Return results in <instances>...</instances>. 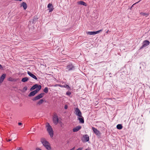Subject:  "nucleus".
<instances>
[{"mask_svg": "<svg viewBox=\"0 0 150 150\" xmlns=\"http://www.w3.org/2000/svg\"><path fill=\"white\" fill-rule=\"evenodd\" d=\"M41 141L43 145L46 149L47 150H50L51 149V148L50 144L48 142L46 141L45 139H41Z\"/></svg>", "mask_w": 150, "mask_h": 150, "instance_id": "obj_1", "label": "nucleus"}, {"mask_svg": "<svg viewBox=\"0 0 150 150\" xmlns=\"http://www.w3.org/2000/svg\"><path fill=\"white\" fill-rule=\"evenodd\" d=\"M46 127L47 129V130L48 132L51 137H52L54 134L53 131L52 127L49 123H47Z\"/></svg>", "mask_w": 150, "mask_h": 150, "instance_id": "obj_2", "label": "nucleus"}, {"mask_svg": "<svg viewBox=\"0 0 150 150\" xmlns=\"http://www.w3.org/2000/svg\"><path fill=\"white\" fill-rule=\"evenodd\" d=\"M52 120L54 123L57 125L59 122V120L58 116L56 113H55L53 116Z\"/></svg>", "mask_w": 150, "mask_h": 150, "instance_id": "obj_3", "label": "nucleus"}, {"mask_svg": "<svg viewBox=\"0 0 150 150\" xmlns=\"http://www.w3.org/2000/svg\"><path fill=\"white\" fill-rule=\"evenodd\" d=\"M74 109V113L78 117H81L82 113L79 108H75Z\"/></svg>", "mask_w": 150, "mask_h": 150, "instance_id": "obj_4", "label": "nucleus"}, {"mask_svg": "<svg viewBox=\"0 0 150 150\" xmlns=\"http://www.w3.org/2000/svg\"><path fill=\"white\" fill-rule=\"evenodd\" d=\"M36 88H37V89L35 90H37L38 89V88L39 89L40 88V90L41 88V85H38L37 84H35L30 88V90L31 91H33Z\"/></svg>", "mask_w": 150, "mask_h": 150, "instance_id": "obj_5", "label": "nucleus"}, {"mask_svg": "<svg viewBox=\"0 0 150 150\" xmlns=\"http://www.w3.org/2000/svg\"><path fill=\"white\" fill-rule=\"evenodd\" d=\"M149 44L150 42L149 41L147 40L144 41L142 45L140 47V49H142L146 47V46L148 45Z\"/></svg>", "mask_w": 150, "mask_h": 150, "instance_id": "obj_6", "label": "nucleus"}, {"mask_svg": "<svg viewBox=\"0 0 150 150\" xmlns=\"http://www.w3.org/2000/svg\"><path fill=\"white\" fill-rule=\"evenodd\" d=\"M92 130L93 132L97 136H100V133L96 128L93 127H92Z\"/></svg>", "mask_w": 150, "mask_h": 150, "instance_id": "obj_7", "label": "nucleus"}, {"mask_svg": "<svg viewBox=\"0 0 150 150\" xmlns=\"http://www.w3.org/2000/svg\"><path fill=\"white\" fill-rule=\"evenodd\" d=\"M40 89L37 90H35L31 92L28 95V96L31 97L32 96H34L35 94H36L39 91Z\"/></svg>", "mask_w": 150, "mask_h": 150, "instance_id": "obj_8", "label": "nucleus"}, {"mask_svg": "<svg viewBox=\"0 0 150 150\" xmlns=\"http://www.w3.org/2000/svg\"><path fill=\"white\" fill-rule=\"evenodd\" d=\"M102 30H100L96 31H90L87 32L86 33L87 34H88L90 35H94L99 33L100 31H101Z\"/></svg>", "mask_w": 150, "mask_h": 150, "instance_id": "obj_9", "label": "nucleus"}, {"mask_svg": "<svg viewBox=\"0 0 150 150\" xmlns=\"http://www.w3.org/2000/svg\"><path fill=\"white\" fill-rule=\"evenodd\" d=\"M47 7L48 8L49 12H51L54 9L53 7L52 4L49 3L47 5Z\"/></svg>", "mask_w": 150, "mask_h": 150, "instance_id": "obj_10", "label": "nucleus"}, {"mask_svg": "<svg viewBox=\"0 0 150 150\" xmlns=\"http://www.w3.org/2000/svg\"><path fill=\"white\" fill-rule=\"evenodd\" d=\"M81 126H76L73 129V131L74 132H77L81 129Z\"/></svg>", "mask_w": 150, "mask_h": 150, "instance_id": "obj_11", "label": "nucleus"}, {"mask_svg": "<svg viewBox=\"0 0 150 150\" xmlns=\"http://www.w3.org/2000/svg\"><path fill=\"white\" fill-rule=\"evenodd\" d=\"M27 74L29 75L30 76H31L33 78L35 79L36 80H38L37 78L36 77L34 74H32L29 71H28Z\"/></svg>", "mask_w": 150, "mask_h": 150, "instance_id": "obj_12", "label": "nucleus"}, {"mask_svg": "<svg viewBox=\"0 0 150 150\" xmlns=\"http://www.w3.org/2000/svg\"><path fill=\"white\" fill-rule=\"evenodd\" d=\"M74 66H67L66 71L67 72L73 70L74 69Z\"/></svg>", "mask_w": 150, "mask_h": 150, "instance_id": "obj_13", "label": "nucleus"}, {"mask_svg": "<svg viewBox=\"0 0 150 150\" xmlns=\"http://www.w3.org/2000/svg\"><path fill=\"white\" fill-rule=\"evenodd\" d=\"M83 138L84 140L86 142H88L89 139V137L87 134H85L83 136Z\"/></svg>", "mask_w": 150, "mask_h": 150, "instance_id": "obj_14", "label": "nucleus"}, {"mask_svg": "<svg viewBox=\"0 0 150 150\" xmlns=\"http://www.w3.org/2000/svg\"><path fill=\"white\" fill-rule=\"evenodd\" d=\"M78 120L79 121V122L81 123H84L83 117L81 115V117H78Z\"/></svg>", "mask_w": 150, "mask_h": 150, "instance_id": "obj_15", "label": "nucleus"}, {"mask_svg": "<svg viewBox=\"0 0 150 150\" xmlns=\"http://www.w3.org/2000/svg\"><path fill=\"white\" fill-rule=\"evenodd\" d=\"M6 74H3L0 77V82H2L6 77Z\"/></svg>", "mask_w": 150, "mask_h": 150, "instance_id": "obj_16", "label": "nucleus"}, {"mask_svg": "<svg viewBox=\"0 0 150 150\" xmlns=\"http://www.w3.org/2000/svg\"><path fill=\"white\" fill-rule=\"evenodd\" d=\"M21 6H23L24 10H25L27 8V4L25 2H23L21 4Z\"/></svg>", "mask_w": 150, "mask_h": 150, "instance_id": "obj_17", "label": "nucleus"}, {"mask_svg": "<svg viewBox=\"0 0 150 150\" xmlns=\"http://www.w3.org/2000/svg\"><path fill=\"white\" fill-rule=\"evenodd\" d=\"M59 86L61 87H62V88H66L67 89H70V88L69 86L66 84H65L64 85H59Z\"/></svg>", "mask_w": 150, "mask_h": 150, "instance_id": "obj_18", "label": "nucleus"}, {"mask_svg": "<svg viewBox=\"0 0 150 150\" xmlns=\"http://www.w3.org/2000/svg\"><path fill=\"white\" fill-rule=\"evenodd\" d=\"M78 4H79L81 5L85 6H87L85 2L82 1H79L78 2Z\"/></svg>", "mask_w": 150, "mask_h": 150, "instance_id": "obj_19", "label": "nucleus"}, {"mask_svg": "<svg viewBox=\"0 0 150 150\" xmlns=\"http://www.w3.org/2000/svg\"><path fill=\"white\" fill-rule=\"evenodd\" d=\"M28 80V78L27 77H25L22 78L21 80V81L23 82H25L27 81Z\"/></svg>", "mask_w": 150, "mask_h": 150, "instance_id": "obj_20", "label": "nucleus"}, {"mask_svg": "<svg viewBox=\"0 0 150 150\" xmlns=\"http://www.w3.org/2000/svg\"><path fill=\"white\" fill-rule=\"evenodd\" d=\"M40 98H40V97L39 95H38L37 96H35V97L33 98L32 100L33 101L36 100H38L40 99Z\"/></svg>", "mask_w": 150, "mask_h": 150, "instance_id": "obj_21", "label": "nucleus"}, {"mask_svg": "<svg viewBox=\"0 0 150 150\" xmlns=\"http://www.w3.org/2000/svg\"><path fill=\"white\" fill-rule=\"evenodd\" d=\"M40 98H40V97L39 95H38L37 96H35V97L33 98L32 100L33 101L36 100H38L40 99Z\"/></svg>", "mask_w": 150, "mask_h": 150, "instance_id": "obj_22", "label": "nucleus"}, {"mask_svg": "<svg viewBox=\"0 0 150 150\" xmlns=\"http://www.w3.org/2000/svg\"><path fill=\"white\" fill-rule=\"evenodd\" d=\"M122 126L121 124H118L117 125V128L118 129H121L122 128Z\"/></svg>", "mask_w": 150, "mask_h": 150, "instance_id": "obj_23", "label": "nucleus"}, {"mask_svg": "<svg viewBox=\"0 0 150 150\" xmlns=\"http://www.w3.org/2000/svg\"><path fill=\"white\" fill-rule=\"evenodd\" d=\"M44 102V100L42 99H40L39 100V101H38L37 103V104L38 105H41V104H42L43 103V102Z\"/></svg>", "mask_w": 150, "mask_h": 150, "instance_id": "obj_24", "label": "nucleus"}, {"mask_svg": "<svg viewBox=\"0 0 150 150\" xmlns=\"http://www.w3.org/2000/svg\"><path fill=\"white\" fill-rule=\"evenodd\" d=\"M140 14L143 16H145L146 17H147L149 15V14L143 12H141Z\"/></svg>", "mask_w": 150, "mask_h": 150, "instance_id": "obj_25", "label": "nucleus"}, {"mask_svg": "<svg viewBox=\"0 0 150 150\" xmlns=\"http://www.w3.org/2000/svg\"><path fill=\"white\" fill-rule=\"evenodd\" d=\"M43 91L45 93H47L48 91V88L47 87H45L43 90Z\"/></svg>", "mask_w": 150, "mask_h": 150, "instance_id": "obj_26", "label": "nucleus"}, {"mask_svg": "<svg viewBox=\"0 0 150 150\" xmlns=\"http://www.w3.org/2000/svg\"><path fill=\"white\" fill-rule=\"evenodd\" d=\"M44 94H45L44 93H41L40 94H39L38 95H39L40 97V98H41L44 96Z\"/></svg>", "mask_w": 150, "mask_h": 150, "instance_id": "obj_27", "label": "nucleus"}, {"mask_svg": "<svg viewBox=\"0 0 150 150\" xmlns=\"http://www.w3.org/2000/svg\"><path fill=\"white\" fill-rule=\"evenodd\" d=\"M27 89V87L26 86H25L23 88V91L25 92L26 91Z\"/></svg>", "mask_w": 150, "mask_h": 150, "instance_id": "obj_28", "label": "nucleus"}, {"mask_svg": "<svg viewBox=\"0 0 150 150\" xmlns=\"http://www.w3.org/2000/svg\"><path fill=\"white\" fill-rule=\"evenodd\" d=\"M38 18H37V16H35L34 17L33 19V21H36L38 19Z\"/></svg>", "mask_w": 150, "mask_h": 150, "instance_id": "obj_29", "label": "nucleus"}, {"mask_svg": "<svg viewBox=\"0 0 150 150\" xmlns=\"http://www.w3.org/2000/svg\"><path fill=\"white\" fill-rule=\"evenodd\" d=\"M71 94V92L70 91H67L66 93V94L68 96H70Z\"/></svg>", "mask_w": 150, "mask_h": 150, "instance_id": "obj_30", "label": "nucleus"}, {"mask_svg": "<svg viewBox=\"0 0 150 150\" xmlns=\"http://www.w3.org/2000/svg\"><path fill=\"white\" fill-rule=\"evenodd\" d=\"M68 108V106H67V105H65V106H64V108L65 109H66L67 108Z\"/></svg>", "mask_w": 150, "mask_h": 150, "instance_id": "obj_31", "label": "nucleus"}, {"mask_svg": "<svg viewBox=\"0 0 150 150\" xmlns=\"http://www.w3.org/2000/svg\"><path fill=\"white\" fill-rule=\"evenodd\" d=\"M82 149H83V148H79L77 150H82Z\"/></svg>", "mask_w": 150, "mask_h": 150, "instance_id": "obj_32", "label": "nucleus"}, {"mask_svg": "<svg viewBox=\"0 0 150 150\" xmlns=\"http://www.w3.org/2000/svg\"><path fill=\"white\" fill-rule=\"evenodd\" d=\"M36 150H42L40 148H37L36 149Z\"/></svg>", "mask_w": 150, "mask_h": 150, "instance_id": "obj_33", "label": "nucleus"}, {"mask_svg": "<svg viewBox=\"0 0 150 150\" xmlns=\"http://www.w3.org/2000/svg\"><path fill=\"white\" fill-rule=\"evenodd\" d=\"M12 78H9V80L10 81H12Z\"/></svg>", "mask_w": 150, "mask_h": 150, "instance_id": "obj_34", "label": "nucleus"}, {"mask_svg": "<svg viewBox=\"0 0 150 150\" xmlns=\"http://www.w3.org/2000/svg\"><path fill=\"white\" fill-rule=\"evenodd\" d=\"M22 123L21 122H18V125H19V126H20V125H22Z\"/></svg>", "mask_w": 150, "mask_h": 150, "instance_id": "obj_35", "label": "nucleus"}, {"mask_svg": "<svg viewBox=\"0 0 150 150\" xmlns=\"http://www.w3.org/2000/svg\"><path fill=\"white\" fill-rule=\"evenodd\" d=\"M142 64L143 65H144L145 64V63L144 62H142Z\"/></svg>", "mask_w": 150, "mask_h": 150, "instance_id": "obj_36", "label": "nucleus"}, {"mask_svg": "<svg viewBox=\"0 0 150 150\" xmlns=\"http://www.w3.org/2000/svg\"><path fill=\"white\" fill-rule=\"evenodd\" d=\"M60 84H55L54 85V86L55 87H56V86H59V85H60Z\"/></svg>", "mask_w": 150, "mask_h": 150, "instance_id": "obj_37", "label": "nucleus"}, {"mask_svg": "<svg viewBox=\"0 0 150 150\" xmlns=\"http://www.w3.org/2000/svg\"><path fill=\"white\" fill-rule=\"evenodd\" d=\"M75 148V147H74L73 148H72V149H70V150H74V149Z\"/></svg>", "mask_w": 150, "mask_h": 150, "instance_id": "obj_38", "label": "nucleus"}, {"mask_svg": "<svg viewBox=\"0 0 150 150\" xmlns=\"http://www.w3.org/2000/svg\"><path fill=\"white\" fill-rule=\"evenodd\" d=\"M67 66H72V64H69Z\"/></svg>", "mask_w": 150, "mask_h": 150, "instance_id": "obj_39", "label": "nucleus"}, {"mask_svg": "<svg viewBox=\"0 0 150 150\" xmlns=\"http://www.w3.org/2000/svg\"><path fill=\"white\" fill-rule=\"evenodd\" d=\"M11 140H12L11 139H8V141L9 142H10V141H11Z\"/></svg>", "mask_w": 150, "mask_h": 150, "instance_id": "obj_40", "label": "nucleus"}, {"mask_svg": "<svg viewBox=\"0 0 150 150\" xmlns=\"http://www.w3.org/2000/svg\"><path fill=\"white\" fill-rule=\"evenodd\" d=\"M2 68V66H0V69Z\"/></svg>", "mask_w": 150, "mask_h": 150, "instance_id": "obj_41", "label": "nucleus"}, {"mask_svg": "<svg viewBox=\"0 0 150 150\" xmlns=\"http://www.w3.org/2000/svg\"><path fill=\"white\" fill-rule=\"evenodd\" d=\"M85 150H87V149H85Z\"/></svg>", "mask_w": 150, "mask_h": 150, "instance_id": "obj_42", "label": "nucleus"}, {"mask_svg": "<svg viewBox=\"0 0 150 150\" xmlns=\"http://www.w3.org/2000/svg\"><path fill=\"white\" fill-rule=\"evenodd\" d=\"M0 66H1V65L0 64Z\"/></svg>", "mask_w": 150, "mask_h": 150, "instance_id": "obj_43", "label": "nucleus"}, {"mask_svg": "<svg viewBox=\"0 0 150 150\" xmlns=\"http://www.w3.org/2000/svg\"><path fill=\"white\" fill-rule=\"evenodd\" d=\"M71 150L70 149V150Z\"/></svg>", "mask_w": 150, "mask_h": 150, "instance_id": "obj_44", "label": "nucleus"}]
</instances>
